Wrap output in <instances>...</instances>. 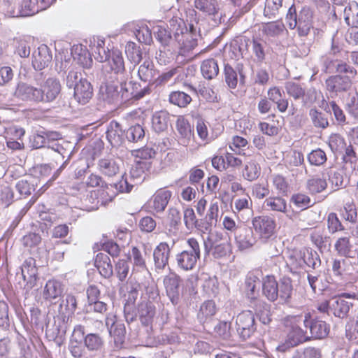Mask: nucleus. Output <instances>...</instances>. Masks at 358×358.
I'll return each instance as SVG.
<instances>
[{
    "instance_id": "obj_1",
    "label": "nucleus",
    "mask_w": 358,
    "mask_h": 358,
    "mask_svg": "<svg viewBox=\"0 0 358 358\" xmlns=\"http://www.w3.org/2000/svg\"><path fill=\"white\" fill-rule=\"evenodd\" d=\"M187 22L188 27L181 19L170 21V29L178 45L176 53L182 56H187L197 45L199 18L195 10L189 9L187 11Z\"/></svg>"
},
{
    "instance_id": "obj_2",
    "label": "nucleus",
    "mask_w": 358,
    "mask_h": 358,
    "mask_svg": "<svg viewBox=\"0 0 358 358\" xmlns=\"http://www.w3.org/2000/svg\"><path fill=\"white\" fill-rule=\"evenodd\" d=\"M292 291L293 287L289 278L284 277L278 282L274 276L267 275L262 282L263 295L271 302L279 299L280 303H288Z\"/></svg>"
},
{
    "instance_id": "obj_3",
    "label": "nucleus",
    "mask_w": 358,
    "mask_h": 358,
    "mask_svg": "<svg viewBox=\"0 0 358 358\" xmlns=\"http://www.w3.org/2000/svg\"><path fill=\"white\" fill-rule=\"evenodd\" d=\"M303 314L288 316L286 319L287 336L285 342L279 346V348L285 351L289 348L296 347L305 342L309 341V334L307 331L301 328L304 326Z\"/></svg>"
},
{
    "instance_id": "obj_4",
    "label": "nucleus",
    "mask_w": 358,
    "mask_h": 358,
    "mask_svg": "<svg viewBox=\"0 0 358 358\" xmlns=\"http://www.w3.org/2000/svg\"><path fill=\"white\" fill-rule=\"evenodd\" d=\"M151 166L150 161H135L130 170L129 178L122 176L120 182L115 184L116 189L120 192H130L134 185L144 180L145 173L150 169Z\"/></svg>"
},
{
    "instance_id": "obj_5",
    "label": "nucleus",
    "mask_w": 358,
    "mask_h": 358,
    "mask_svg": "<svg viewBox=\"0 0 358 358\" xmlns=\"http://www.w3.org/2000/svg\"><path fill=\"white\" fill-rule=\"evenodd\" d=\"M131 78V73L124 76V79L117 80V83L120 86V93L121 101L127 102L131 100H139L145 96L150 94L149 85L143 87L136 81L129 80Z\"/></svg>"
},
{
    "instance_id": "obj_6",
    "label": "nucleus",
    "mask_w": 358,
    "mask_h": 358,
    "mask_svg": "<svg viewBox=\"0 0 358 358\" xmlns=\"http://www.w3.org/2000/svg\"><path fill=\"white\" fill-rule=\"evenodd\" d=\"M187 248L176 255L178 266L183 271L192 270L201 257L199 242L194 238L187 241Z\"/></svg>"
},
{
    "instance_id": "obj_7",
    "label": "nucleus",
    "mask_w": 358,
    "mask_h": 358,
    "mask_svg": "<svg viewBox=\"0 0 358 358\" xmlns=\"http://www.w3.org/2000/svg\"><path fill=\"white\" fill-rule=\"evenodd\" d=\"M102 70L109 81L122 80L129 73L125 69L122 54L118 50L111 51L110 56L102 66Z\"/></svg>"
},
{
    "instance_id": "obj_8",
    "label": "nucleus",
    "mask_w": 358,
    "mask_h": 358,
    "mask_svg": "<svg viewBox=\"0 0 358 358\" xmlns=\"http://www.w3.org/2000/svg\"><path fill=\"white\" fill-rule=\"evenodd\" d=\"M73 333L79 337L83 338V343L86 349L90 352H101L105 347L103 336L99 333H85V327L76 325Z\"/></svg>"
},
{
    "instance_id": "obj_9",
    "label": "nucleus",
    "mask_w": 358,
    "mask_h": 358,
    "mask_svg": "<svg viewBox=\"0 0 358 358\" xmlns=\"http://www.w3.org/2000/svg\"><path fill=\"white\" fill-rule=\"evenodd\" d=\"M236 331L240 336L246 340L255 331V320L250 310L243 311L236 318Z\"/></svg>"
},
{
    "instance_id": "obj_10",
    "label": "nucleus",
    "mask_w": 358,
    "mask_h": 358,
    "mask_svg": "<svg viewBox=\"0 0 358 358\" xmlns=\"http://www.w3.org/2000/svg\"><path fill=\"white\" fill-rule=\"evenodd\" d=\"M304 316V327L309 329V338L322 339L329 333V326L325 322L318 319H313L310 313H306Z\"/></svg>"
},
{
    "instance_id": "obj_11",
    "label": "nucleus",
    "mask_w": 358,
    "mask_h": 358,
    "mask_svg": "<svg viewBox=\"0 0 358 358\" xmlns=\"http://www.w3.org/2000/svg\"><path fill=\"white\" fill-rule=\"evenodd\" d=\"M260 284V280L253 273H249L245 278L243 292L252 307L266 305L264 302L259 299Z\"/></svg>"
},
{
    "instance_id": "obj_12",
    "label": "nucleus",
    "mask_w": 358,
    "mask_h": 358,
    "mask_svg": "<svg viewBox=\"0 0 358 358\" xmlns=\"http://www.w3.org/2000/svg\"><path fill=\"white\" fill-rule=\"evenodd\" d=\"M182 282L181 278L176 273H171L164 278L166 294L173 305L178 304L180 301Z\"/></svg>"
},
{
    "instance_id": "obj_13",
    "label": "nucleus",
    "mask_w": 358,
    "mask_h": 358,
    "mask_svg": "<svg viewBox=\"0 0 358 358\" xmlns=\"http://www.w3.org/2000/svg\"><path fill=\"white\" fill-rule=\"evenodd\" d=\"M252 227L262 239H269L275 233L276 224L273 218L266 216H257L252 219Z\"/></svg>"
},
{
    "instance_id": "obj_14",
    "label": "nucleus",
    "mask_w": 358,
    "mask_h": 358,
    "mask_svg": "<svg viewBox=\"0 0 358 358\" xmlns=\"http://www.w3.org/2000/svg\"><path fill=\"white\" fill-rule=\"evenodd\" d=\"M352 87V80L348 77L338 74L331 76L325 80V87L331 96H338L348 92Z\"/></svg>"
},
{
    "instance_id": "obj_15",
    "label": "nucleus",
    "mask_w": 358,
    "mask_h": 358,
    "mask_svg": "<svg viewBox=\"0 0 358 358\" xmlns=\"http://www.w3.org/2000/svg\"><path fill=\"white\" fill-rule=\"evenodd\" d=\"M122 164L120 158L114 155H108L99 159L97 169L102 175L111 178L119 173Z\"/></svg>"
},
{
    "instance_id": "obj_16",
    "label": "nucleus",
    "mask_w": 358,
    "mask_h": 358,
    "mask_svg": "<svg viewBox=\"0 0 358 358\" xmlns=\"http://www.w3.org/2000/svg\"><path fill=\"white\" fill-rule=\"evenodd\" d=\"M194 6L206 15L212 16L214 25L221 24L222 12L217 0H194Z\"/></svg>"
},
{
    "instance_id": "obj_17",
    "label": "nucleus",
    "mask_w": 358,
    "mask_h": 358,
    "mask_svg": "<svg viewBox=\"0 0 358 358\" xmlns=\"http://www.w3.org/2000/svg\"><path fill=\"white\" fill-rule=\"evenodd\" d=\"M234 236L236 243L240 250L252 248L257 241L252 229L245 225L238 226Z\"/></svg>"
},
{
    "instance_id": "obj_18",
    "label": "nucleus",
    "mask_w": 358,
    "mask_h": 358,
    "mask_svg": "<svg viewBox=\"0 0 358 358\" xmlns=\"http://www.w3.org/2000/svg\"><path fill=\"white\" fill-rule=\"evenodd\" d=\"M176 129L178 133V143L185 147L189 146L194 143V130L189 122L180 117L176 121Z\"/></svg>"
},
{
    "instance_id": "obj_19",
    "label": "nucleus",
    "mask_w": 358,
    "mask_h": 358,
    "mask_svg": "<svg viewBox=\"0 0 358 358\" xmlns=\"http://www.w3.org/2000/svg\"><path fill=\"white\" fill-rule=\"evenodd\" d=\"M52 59L49 48L45 45H41L32 53L31 64L36 71H41L48 66Z\"/></svg>"
},
{
    "instance_id": "obj_20",
    "label": "nucleus",
    "mask_w": 358,
    "mask_h": 358,
    "mask_svg": "<svg viewBox=\"0 0 358 358\" xmlns=\"http://www.w3.org/2000/svg\"><path fill=\"white\" fill-rule=\"evenodd\" d=\"M224 76L225 83L230 89H235L238 81L241 85L245 84V76L243 72V66L238 65L235 69L230 64H225Z\"/></svg>"
},
{
    "instance_id": "obj_21",
    "label": "nucleus",
    "mask_w": 358,
    "mask_h": 358,
    "mask_svg": "<svg viewBox=\"0 0 358 358\" xmlns=\"http://www.w3.org/2000/svg\"><path fill=\"white\" fill-rule=\"evenodd\" d=\"M171 196V191L165 189H159L150 199L148 205L155 212L162 213L166 209Z\"/></svg>"
},
{
    "instance_id": "obj_22",
    "label": "nucleus",
    "mask_w": 358,
    "mask_h": 358,
    "mask_svg": "<svg viewBox=\"0 0 358 358\" xmlns=\"http://www.w3.org/2000/svg\"><path fill=\"white\" fill-rule=\"evenodd\" d=\"M171 248L166 242L160 243L154 250L153 259L156 271H162L168 265Z\"/></svg>"
},
{
    "instance_id": "obj_23",
    "label": "nucleus",
    "mask_w": 358,
    "mask_h": 358,
    "mask_svg": "<svg viewBox=\"0 0 358 358\" xmlns=\"http://www.w3.org/2000/svg\"><path fill=\"white\" fill-rule=\"evenodd\" d=\"M106 324L109 328V333L114 338V343L117 348H121L124 343L126 329L123 323L114 322L113 318L106 317Z\"/></svg>"
},
{
    "instance_id": "obj_24",
    "label": "nucleus",
    "mask_w": 358,
    "mask_h": 358,
    "mask_svg": "<svg viewBox=\"0 0 358 358\" xmlns=\"http://www.w3.org/2000/svg\"><path fill=\"white\" fill-rule=\"evenodd\" d=\"M92 94L91 83L85 78H80L74 88V98L79 103L85 105L92 99Z\"/></svg>"
},
{
    "instance_id": "obj_25",
    "label": "nucleus",
    "mask_w": 358,
    "mask_h": 358,
    "mask_svg": "<svg viewBox=\"0 0 358 358\" xmlns=\"http://www.w3.org/2000/svg\"><path fill=\"white\" fill-rule=\"evenodd\" d=\"M124 131L117 121L110 122L107 131L106 138L113 147H120L124 142Z\"/></svg>"
},
{
    "instance_id": "obj_26",
    "label": "nucleus",
    "mask_w": 358,
    "mask_h": 358,
    "mask_svg": "<svg viewBox=\"0 0 358 358\" xmlns=\"http://www.w3.org/2000/svg\"><path fill=\"white\" fill-rule=\"evenodd\" d=\"M43 102L54 101L61 92V84L59 80L50 78L47 79L42 87Z\"/></svg>"
},
{
    "instance_id": "obj_27",
    "label": "nucleus",
    "mask_w": 358,
    "mask_h": 358,
    "mask_svg": "<svg viewBox=\"0 0 358 358\" xmlns=\"http://www.w3.org/2000/svg\"><path fill=\"white\" fill-rule=\"evenodd\" d=\"M313 14L311 9L308 6L301 7V17L297 27L298 34L300 36H307L313 25Z\"/></svg>"
},
{
    "instance_id": "obj_28",
    "label": "nucleus",
    "mask_w": 358,
    "mask_h": 358,
    "mask_svg": "<svg viewBox=\"0 0 358 358\" xmlns=\"http://www.w3.org/2000/svg\"><path fill=\"white\" fill-rule=\"evenodd\" d=\"M71 55L73 59L83 68L89 69L92 66V59L85 46L80 44L73 45L71 49Z\"/></svg>"
},
{
    "instance_id": "obj_29",
    "label": "nucleus",
    "mask_w": 358,
    "mask_h": 358,
    "mask_svg": "<svg viewBox=\"0 0 358 358\" xmlns=\"http://www.w3.org/2000/svg\"><path fill=\"white\" fill-rule=\"evenodd\" d=\"M138 315L142 324L148 326L152 322L155 307L150 301H143L138 306Z\"/></svg>"
},
{
    "instance_id": "obj_30",
    "label": "nucleus",
    "mask_w": 358,
    "mask_h": 358,
    "mask_svg": "<svg viewBox=\"0 0 358 358\" xmlns=\"http://www.w3.org/2000/svg\"><path fill=\"white\" fill-rule=\"evenodd\" d=\"M352 306V303L341 297H334L331 299V313L337 317L344 318Z\"/></svg>"
},
{
    "instance_id": "obj_31",
    "label": "nucleus",
    "mask_w": 358,
    "mask_h": 358,
    "mask_svg": "<svg viewBox=\"0 0 358 358\" xmlns=\"http://www.w3.org/2000/svg\"><path fill=\"white\" fill-rule=\"evenodd\" d=\"M311 242L319 249L320 252L328 250L331 246V238L324 234V231L320 229H313L310 234Z\"/></svg>"
},
{
    "instance_id": "obj_32",
    "label": "nucleus",
    "mask_w": 358,
    "mask_h": 358,
    "mask_svg": "<svg viewBox=\"0 0 358 358\" xmlns=\"http://www.w3.org/2000/svg\"><path fill=\"white\" fill-rule=\"evenodd\" d=\"M219 213V206L217 202L211 203L207 213L199 222L202 223V231H210L213 225H216Z\"/></svg>"
},
{
    "instance_id": "obj_33",
    "label": "nucleus",
    "mask_w": 358,
    "mask_h": 358,
    "mask_svg": "<svg viewBox=\"0 0 358 358\" xmlns=\"http://www.w3.org/2000/svg\"><path fill=\"white\" fill-rule=\"evenodd\" d=\"M94 264L103 277L108 278L112 276L113 266L108 255L104 253L97 254Z\"/></svg>"
},
{
    "instance_id": "obj_34",
    "label": "nucleus",
    "mask_w": 358,
    "mask_h": 358,
    "mask_svg": "<svg viewBox=\"0 0 358 358\" xmlns=\"http://www.w3.org/2000/svg\"><path fill=\"white\" fill-rule=\"evenodd\" d=\"M217 312L216 305L214 301L207 300L200 306L197 314V318L201 323L209 322Z\"/></svg>"
},
{
    "instance_id": "obj_35",
    "label": "nucleus",
    "mask_w": 358,
    "mask_h": 358,
    "mask_svg": "<svg viewBox=\"0 0 358 358\" xmlns=\"http://www.w3.org/2000/svg\"><path fill=\"white\" fill-rule=\"evenodd\" d=\"M24 268H27V275L24 273V281L27 280L26 286L27 289H31L36 283L37 280V268L34 259L29 257L24 262Z\"/></svg>"
},
{
    "instance_id": "obj_36",
    "label": "nucleus",
    "mask_w": 358,
    "mask_h": 358,
    "mask_svg": "<svg viewBox=\"0 0 358 358\" xmlns=\"http://www.w3.org/2000/svg\"><path fill=\"white\" fill-rule=\"evenodd\" d=\"M157 75V71L155 69L152 62L150 60H145L143 64L139 66L138 76L142 81L150 83Z\"/></svg>"
},
{
    "instance_id": "obj_37",
    "label": "nucleus",
    "mask_w": 358,
    "mask_h": 358,
    "mask_svg": "<svg viewBox=\"0 0 358 358\" xmlns=\"http://www.w3.org/2000/svg\"><path fill=\"white\" fill-rule=\"evenodd\" d=\"M24 101L31 104L43 102L42 89L31 85H24Z\"/></svg>"
},
{
    "instance_id": "obj_38",
    "label": "nucleus",
    "mask_w": 358,
    "mask_h": 358,
    "mask_svg": "<svg viewBox=\"0 0 358 358\" xmlns=\"http://www.w3.org/2000/svg\"><path fill=\"white\" fill-rule=\"evenodd\" d=\"M92 51L94 58L99 62H106L110 56L111 52L105 48V41L102 39L94 38L93 45H91Z\"/></svg>"
},
{
    "instance_id": "obj_39",
    "label": "nucleus",
    "mask_w": 358,
    "mask_h": 358,
    "mask_svg": "<svg viewBox=\"0 0 358 358\" xmlns=\"http://www.w3.org/2000/svg\"><path fill=\"white\" fill-rule=\"evenodd\" d=\"M169 122V115L166 111L156 112L152 118V127L157 133L166 130Z\"/></svg>"
},
{
    "instance_id": "obj_40",
    "label": "nucleus",
    "mask_w": 358,
    "mask_h": 358,
    "mask_svg": "<svg viewBox=\"0 0 358 358\" xmlns=\"http://www.w3.org/2000/svg\"><path fill=\"white\" fill-rule=\"evenodd\" d=\"M157 29V30L155 31L156 38L164 45V50L159 51V57H162L164 54H166V47L169 46V44L173 42V39L170 31L166 28L158 27ZM166 50L173 56L174 50H171L169 48Z\"/></svg>"
},
{
    "instance_id": "obj_41",
    "label": "nucleus",
    "mask_w": 358,
    "mask_h": 358,
    "mask_svg": "<svg viewBox=\"0 0 358 358\" xmlns=\"http://www.w3.org/2000/svg\"><path fill=\"white\" fill-rule=\"evenodd\" d=\"M201 71L204 78L213 79L219 73L217 62L213 58L203 60L201 64Z\"/></svg>"
},
{
    "instance_id": "obj_42",
    "label": "nucleus",
    "mask_w": 358,
    "mask_h": 358,
    "mask_svg": "<svg viewBox=\"0 0 358 358\" xmlns=\"http://www.w3.org/2000/svg\"><path fill=\"white\" fill-rule=\"evenodd\" d=\"M285 27L282 21H273L262 25V32L268 38H275L283 33Z\"/></svg>"
},
{
    "instance_id": "obj_43",
    "label": "nucleus",
    "mask_w": 358,
    "mask_h": 358,
    "mask_svg": "<svg viewBox=\"0 0 358 358\" xmlns=\"http://www.w3.org/2000/svg\"><path fill=\"white\" fill-rule=\"evenodd\" d=\"M62 292V284L55 280H50L46 282L43 296L45 299L52 300L60 296Z\"/></svg>"
},
{
    "instance_id": "obj_44",
    "label": "nucleus",
    "mask_w": 358,
    "mask_h": 358,
    "mask_svg": "<svg viewBox=\"0 0 358 358\" xmlns=\"http://www.w3.org/2000/svg\"><path fill=\"white\" fill-rule=\"evenodd\" d=\"M335 250L340 256L352 258V245L350 243V238L341 237L337 239L335 243Z\"/></svg>"
},
{
    "instance_id": "obj_45",
    "label": "nucleus",
    "mask_w": 358,
    "mask_h": 358,
    "mask_svg": "<svg viewBox=\"0 0 358 358\" xmlns=\"http://www.w3.org/2000/svg\"><path fill=\"white\" fill-rule=\"evenodd\" d=\"M343 17L346 24L354 26L358 24V3L352 1L343 10Z\"/></svg>"
},
{
    "instance_id": "obj_46",
    "label": "nucleus",
    "mask_w": 358,
    "mask_h": 358,
    "mask_svg": "<svg viewBox=\"0 0 358 358\" xmlns=\"http://www.w3.org/2000/svg\"><path fill=\"white\" fill-rule=\"evenodd\" d=\"M283 0H266L264 15L268 19L276 18L280 13Z\"/></svg>"
},
{
    "instance_id": "obj_47",
    "label": "nucleus",
    "mask_w": 358,
    "mask_h": 358,
    "mask_svg": "<svg viewBox=\"0 0 358 358\" xmlns=\"http://www.w3.org/2000/svg\"><path fill=\"white\" fill-rule=\"evenodd\" d=\"M343 160L344 163L343 167L345 170L358 171V157L352 145H349L345 148Z\"/></svg>"
},
{
    "instance_id": "obj_48",
    "label": "nucleus",
    "mask_w": 358,
    "mask_h": 358,
    "mask_svg": "<svg viewBox=\"0 0 358 358\" xmlns=\"http://www.w3.org/2000/svg\"><path fill=\"white\" fill-rule=\"evenodd\" d=\"M248 40L246 38H240L234 41L230 45V51L232 53L231 57L238 59L243 57L248 50Z\"/></svg>"
},
{
    "instance_id": "obj_49",
    "label": "nucleus",
    "mask_w": 358,
    "mask_h": 358,
    "mask_svg": "<svg viewBox=\"0 0 358 358\" xmlns=\"http://www.w3.org/2000/svg\"><path fill=\"white\" fill-rule=\"evenodd\" d=\"M223 242H227L223 238V234L220 231H214L209 234V235L203 239L204 252L206 255L210 253L211 249L215 248V245Z\"/></svg>"
},
{
    "instance_id": "obj_50",
    "label": "nucleus",
    "mask_w": 358,
    "mask_h": 358,
    "mask_svg": "<svg viewBox=\"0 0 358 358\" xmlns=\"http://www.w3.org/2000/svg\"><path fill=\"white\" fill-rule=\"evenodd\" d=\"M303 267L307 266L313 269L319 267L321 260L317 252L310 248H303Z\"/></svg>"
},
{
    "instance_id": "obj_51",
    "label": "nucleus",
    "mask_w": 358,
    "mask_h": 358,
    "mask_svg": "<svg viewBox=\"0 0 358 358\" xmlns=\"http://www.w3.org/2000/svg\"><path fill=\"white\" fill-rule=\"evenodd\" d=\"M301 7L302 6L300 5L292 4L288 9L285 20L290 29L298 27L299 17H301Z\"/></svg>"
},
{
    "instance_id": "obj_52",
    "label": "nucleus",
    "mask_w": 358,
    "mask_h": 358,
    "mask_svg": "<svg viewBox=\"0 0 358 358\" xmlns=\"http://www.w3.org/2000/svg\"><path fill=\"white\" fill-rule=\"evenodd\" d=\"M306 187L310 194H315L324 190L327 182L325 179L314 176L307 180Z\"/></svg>"
},
{
    "instance_id": "obj_53",
    "label": "nucleus",
    "mask_w": 358,
    "mask_h": 358,
    "mask_svg": "<svg viewBox=\"0 0 358 358\" xmlns=\"http://www.w3.org/2000/svg\"><path fill=\"white\" fill-rule=\"evenodd\" d=\"M308 114L315 127L326 129L329 126V121L326 115L319 111L316 108H311Z\"/></svg>"
},
{
    "instance_id": "obj_54",
    "label": "nucleus",
    "mask_w": 358,
    "mask_h": 358,
    "mask_svg": "<svg viewBox=\"0 0 358 358\" xmlns=\"http://www.w3.org/2000/svg\"><path fill=\"white\" fill-rule=\"evenodd\" d=\"M264 206L268 210L285 213L287 202L281 197H269L264 201Z\"/></svg>"
},
{
    "instance_id": "obj_55",
    "label": "nucleus",
    "mask_w": 358,
    "mask_h": 358,
    "mask_svg": "<svg viewBox=\"0 0 358 358\" xmlns=\"http://www.w3.org/2000/svg\"><path fill=\"white\" fill-rule=\"evenodd\" d=\"M327 173L334 190L338 189L344 186L343 173L341 169H327Z\"/></svg>"
},
{
    "instance_id": "obj_56",
    "label": "nucleus",
    "mask_w": 358,
    "mask_h": 358,
    "mask_svg": "<svg viewBox=\"0 0 358 358\" xmlns=\"http://www.w3.org/2000/svg\"><path fill=\"white\" fill-rule=\"evenodd\" d=\"M259 174L260 167L255 160L252 159L245 164L243 171L245 179L253 181L259 177Z\"/></svg>"
},
{
    "instance_id": "obj_57",
    "label": "nucleus",
    "mask_w": 358,
    "mask_h": 358,
    "mask_svg": "<svg viewBox=\"0 0 358 358\" xmlns=\"http://www.w3.org/2000/svg\"><path fill=\"white\" fill-rule=\"evenodd\" d=\"M191 101V96L184 92L176 91L169 95V101L180 108L186 107Z\"/></svg>"
},
{
    "instance_id": "obj_58",
    "label": "nucleus",
    "mask_w": 358,
    "mask_h": 358,
    "mask_svg": "<svg viewBox=\"0 0 358 358\" xmlns=\"http://www.w3.org/2000/svg\"><path fill=\"white\" fill-rule=\"evenodd\" d=\"M125 137L129 142L138 143L144 138L145 131L141 125L137 124L127 129Z\"/></svg>"
},
{
    "instance_id": "obj_59",
    "label": "nucleus",
    "mask_w": 358,
    "mask_h": 358,
    "mask_svg": "<svg viewBox=\"0 0 358 358\" xmlns=\"http://www.w3.org/2000/svg\"><path fill=\"white\" fill-rule=\"evenodd\" d=\"M127 58L133 63H139L142 59V52L140 47L135 43L129 41L125 47Z\"/></svg>"
},
{
    "instance_id": "obj_60",
    "label": "nucleus",
    "mask_w": 358,
    "mask_h": 358,
    "mask_svg": "<svg viewBox=\"0 0 358 358\" xmlns=\"http://www.w3.org/2000/svg\"><path fill=\"white\" fill-rule=\"evenodd\" d=\"M77 301L73 295L68 294L63 299L59 305V313L63 315H69L75 312L76 309Z\"/></svg>"
},
{
    "instance_id": "obj_61",
    "label": "nucleus",
    "mask_w": 358,
    "mask_h": 358,
    "mask_svg": "<svg viewBox=\"0 0 358 358\" xmlns=\"http://www.w3.org/2000/svg\"><path fill=\"white\" fill-rule=\"evenodd\" d=\"M200 220L196 218L194 211L192 208H187L184 210V222L187 229L196 227L202 231V223Z\"/></svg>"
},
{
    "instance_id": "obj_62",
    "label": "nucleus",
    "mask_w": 358,
    "mask_h": 358,
    "mask_svg": "<svg viewBox=\"0 0 358 358\" xmlns=\"http://www.w3.org/2000/svg\"><path fill=\"white\" fill-rule=\"evenodd\" d=\"M307 159L311 165L320 166L327 160L326 153L320 148L312 150L307 156Z\"/></svg>"
},
{
    "instance_id": "obj_63",
    "label": "nucleus",
    "mask_w": 358,
    "mask_h": 358,
    "mask_svg": "<svg viewBox=\"0 0 358 358\" xmlns=\"http://www.w3.org/2000/svg\"><path fill=\"white\" fill-rule=\"evenodd\" d=\"M86 348L83 343L75 338H71L69 350L74 358H82L86 354Z\"/></svg>"
},
{
    "instance_id": "obj_64",
    "label": "nucleus",
    "mask_w": 358,
    "mask_h": 358,
    "mask_svg": "<svg viewBox=\"0 0 358 358\" xmlns=\"http://www.w3.org/2000/svg\"><path fill=\"white\" fill-rule=\"evenodd\" d=\"M345 336L352 343H358V321L350 320L345 325Z\"/></svg>"
}]
</instances>
